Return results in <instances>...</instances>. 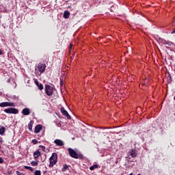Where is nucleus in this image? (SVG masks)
I'll use <instances>...</instances> for the list:
<instances>
[{"instance_id":"13","label":"nucleus","mask_w":175,"mask_h":175,"mask_svg":"<svg viewBox=\"0 0 175 175\" xmlns=\"http://www.w3.org/2000/svg\"><path fill=\"white\" fill-rule=\"evenodd\" d=\"M69 16H70V13L68 11H65L64 13V18H69Z\"/></svg>"},{"instance_id":"1","label":"nucleus","mask_w":175,"mask_h":175,"mask_svg":"<svg viewBox=\"0 0 175 175\" xmlns=\"http://www.w3.org/2000/svg\"><path fill=\"white\" fill-rule=\"evenodd\" d=\"M49 167H53L57 162H58V155L57 153L53 152L51 155V157L49 158Z\"/></svg>"},{"instance_id":"12","label":"nucleus","mask_w":175,"mask_h":175,"mask_svg":"<svg viewBox=\"0 0 175 175\" xmlns=\"http://www.w3.org/2000/svg\"><path fill=\"white\" fill-rule=\"evenodd\" d=\"M40 155H41V153L39 150H36V152H33V157L35 159L39 158Z\"/></svg>"},{"instance_id":"23","label":"nucleus","mask_w":175,"mask_h":175,"mask_svg":"<svg viewBox=\"0 0 175 175\" xmlns=\"http://www.w3.org/2000/svg\"><path fill=\"white\" fill-rule=\"evenodd\" d=\"M34 82H35V84H36L37 86L40 84V83H39V81H38V79H34Z\"/></svg>"},{"instance_id":"5","label":"nucleus","mask_w":175,"mask_h":175,"mask_svg":"<svg viewBox=\"0 0 175 175\" xmlns=\"http://www.w3.org/2000/svg\"><path fill=\"white\" fill-rule=\"evenodd\" d=\"M14 107V103L3 102L0 103V107Z\"/></svg>"},{"instance_id":"21","label":"nucleus","mask_w":175,"mask_h":175,"mask_svg":"<svg viewBox=\"0 0 175 175\" xmlns=\"http://www.w3.org/2000/svg\"><path fill=\"white\" fill-rule=\"evenodd\" d=\"M31 166H38V162L37 161H31Z\"/></svg>"},{"instance_id":"18","label":"nucleus","mask_w":175,"mask_h":175,"mask_svg":"<svg viewBox=\"0 0 175 175\" xmlns=\"http://www.w3.org/2000/svg\"><path fill=\"white\" fill-rule=\"evenodd\" d=\"M95 169H98V165H94L90 167V170H95Z\"/></svg>"},{"instance_id":"24","label":"nucleus","mask_w":175,"mask_h":175,"mask_svg":"<svg viewBox=\"0 0 175 175\" xmlns=\"http://www.w3.org/2000/svg\"><path fill=\"white\" fill-rule=\"evenodd\" d=\"M32 143L34 144H38V139H32Z\"/></svg>"},{"instance_id":"26","label":"nucleus","mask_w":175,"mask_h":175,"mask_svg":"<svg viewBox=\"0 0 175 175\" xmlns=\"http://www.w3.org/2000/svg\"><path fill=\"white\" fill-rule=\"evenodd\" d=\"M40 148H42V151H44V150H46V147H44V146H40Z\"/></svg>"},{"instance_id":"7","label":"nucleus","mask_w":175,"mask_h":175,"mask_svg":"<svg viewBox=\"0 0 175 175\" xmlns=\"http://www.w3.org/2000/svg\"><path fill=\"white\" fill-rule=\"evenodd\" d=\"M61 112L63 114V116H66V117H67L68 120H70L69 113H68V111L65 110L64 107L61 108Z\"/></svg>"},{"instance_id":"20","label":"nucleus","mask_w":175,"mask_h":175,"mask_svg":"<svg viewBox=\"0 0 175 175\" xmlns=\"http://www.w3.org/2000/svg\"><path fill=\"white\" fill-rule=\"evenodd\" d=\"M42 172H40V170H36L34 172V175H41Z\"/></svg>"},{"instance_id":"11","label":"nucleus","mask_w":175,"mask_h":175,"mask_svg":"<svg viewBox=\"0 0 175 175\" xmlns=\"http://www.w3.org/2000/svg\"><path fill=\"white\" fill-rule=\"evenodd\" d=\"M40 131H42V125L38 124V125L35 127L34 132H35V133H39V132H40Z\"/></svg>"},{"instance_id":"25","label":"nucleus","mask_w":175,"mask_h":175,"mask_svg":"<svg viewBox=\"0 0 175 175\" xmlns=\"http://www.w3.org/2000/svg\"><path fill=\"white\" fill-rule=\"evenodd\" d=\"M60 85H61V87H62V85H64V79H60Z\"/></svg>"},{"instance_id":"6","label":"nucleus","mask_w":175,"mask_h":175,"mask_svg":"<svg viewBox=\"0 0 175 175\" xmlns=\"http://www.w3.org/2000/svg\"><path fill=\"white\" fill-rule=\"evenodd\" d=\"M38 69L40 73H43L46 70V64L42 63L38 64Z\"/></svg>"},{"instance_id":"33","label":"nucleus","mask_w":175,"mask_h":175,"mask_svg":"<svg viewBox=\"0 0 175 175\" xmlns=\"http://www.w3.org/2000/svg\"><path fill=\"white\" fill-rule=\"evenodd\" d=\"M137 175H142V174H138Z\"/></svg>"},{"instance_id":"29","label":"nucleus","mask_w":175,"mask_h":175,"mask_svg":"<svg viewBox=\"0 0 175 175\" xmlns=\"http://www.w3.org/2000/svg\"><path fill=\"white\" fill-rule=\"evenodd\" d=\"M16 174H17V175H21L22 174H21V172H20L19 171H16Z\"/></svg>"},{"instance_id":"30","label":"nucleus","mask_w":175,"mask_h":175,"mask_svg":"<svg viewBox=\"0 0 175 175\" xmlns=\"http://www.w3.org/2000/svg\"><path fill=\"white\" fill-rule=\"evenodd\" d=\"M171 33H175V28L173 29Z\"/></svg>"},{"instance_id":"28","label":"nucleus","mask_w":175,"mask_h":175,"mask_svg":"<svg viewBox=\"0 0 175 175\" xmlns=\"http://www.w3.org/2000/svg\"><path fill=\"white\" fill-rule=\"evenodd\" d=\"M72 47H73V44L70 43V50H72Z\"/></svg>"},{"instance_id":"8","label":"nucleus","mask_w":175,"mask_h":175,"mask_svg":"<svg viewBox=\"0 0 175 175\" xmlns=\"http://www.w3.org/2000/svg\"><path fill=\"white\" fill-rule=\"evenodd\" d=\"M129 154L131 155V157H132V158H136V157H137V153L136 152V150L135 149L130 150Z\"/></svg>"},{"instance_id":"9","label":"nucleus","mask_w":175,"mask_h":175,"mask_svg":"<svg viewBox=\"0 0 175 175\" xmlns=\"http://www.w3.org/2000/svg\"><path fill=\"white\" fill-rule=\"evenodd\" d=\"M30 113H31V111L29 110V108H24L22 110V114H23V116H29Z\"/></svg>"},{"instance_id":"22","label":"nucleus","mask_w":175,"mask_h":175,"mask_svg":"<svg viewBox=\"0 0 175 175\" xmlns=\"http://www.w3.org/2000/svg\"><path fill=\"white\" fill-rule=\"evenodd\" d=\"M37 87L38 89H40V91L43 90V85L42 83H40Z\"/></svg>"},{"instance_id":"2","label":"nucleus","mask_w":175,"mask_h":175,"mask_svg":"<svg viewBox=\"0 0 175 175\" xmlns=\"http://www.w3.org/2000/svg\"><path fill=\"white\" fill-rule=\"evenodd\" d=\"M68 151L70 154V157H71L72 158L79 159V158L80 157L79 154H77V152H76V151H75V150H73L72 148H68Z\"/></svg>"},{"instance_id":"27","label":"nucleus","mask_w":175,"mask_h":175,"mask_svg":"<svg viewBox=\"0 0 175 175\" xmlns=\"http://www.w3.org/2000/svg\"><path fill=\"white\" fill-rule=\"evenodd\" d=\"M0 163H3V159L2 157H0Z\"/></svg>"},{"instance_id":"14","label":"nucleus","mask_w":175,"mask_h":175,"mask_svg":"<svg viewBox=\"0 0 175 175\" xmlns=\"http://www.w3.org/2000/svg\"><path fill=\"white\" fill-rule=\"evenodd\" d=\"M6 129L3 126H0V135H3L5 133Z\"/></svg>"},{"instance_id":"10","label":"nucleus","mask_w":175,"mask_h":175,"mask_svg":"<svg viewBox=\"0 0 175 175\" xmlns=\"http://www.w3.org/2000/svg\"><path fill=\"white\" fill-rule=\"evenodd\" d=\"M55 144H56V146H64V141L61 140V139H55L54 141Z\"/></svg>"},{"instance_id":"17","label":"nucleus","mask_w":175,"mask_h":175,"mask_svg":"<svg viewBox=\"0 0 175 175\" xmlns=\"http://www.w3.org/2000/svg\"><path fill=\"white\" fill-rule=\"evenodd\" d=\"M68 167H69V166H68V165L65 164L64 165V167H62V171L66 172V170H68Z\"/></svg>"},{"instance_id":"31","label":"nucleus","mask_w":175,"mask_h":175,"mask_svg":"<svg viewBox=\"0 0 175 175\" xmlns=\"http://www.w3.org/2000/svg\"><path fill=\"white\" fill-rule=\"evenodd\" d=\"M0 55H2V51L0 49Z\"/></svg>"},{"instance_id":"3","label":"nucleus","mask_w":175,"mask_h":175,"mask_svg":"<svg viewBox=\"0 0 175 175\" xmlns=\"http://www.w3.org/2000/svg\"><path fill=\"white\" fill-rule=\"evenodd\" d=\"M4 111L8 114H18V110L16 108H8L4 109Z\"/></svg>"},{"instance_id":"4","label":"nucleus","mask_w":175,"mask_h":175,"mask_svg":"<svg viewBox=\"0 0 175 175\" xmlns=\"http://www.w3.org/2000/svg\"><path fill=\"white\" fill-rule=\"evenodd\" d=\"M45 94H46L48 96L53 95V88L49 85H46L45 86Z\"/></svg>"},{"instance_id":"32","label":"nucleus","mask_w":175,"mask_h":175,"mask_svg":"<svg viewBox=\"0 0 175 175\" xmlns=\"http://www.w3.org/2000/svg\"><path fill=\"white\" fill-rule=\"evenodd\" d=\"M8 83H10V79H8Z\"/></svg>"},{"instance_id":"19","label":"nucleus","mask_w":175,"mask_h":175,"mask_svg":"<svg viewBox=\"0 0 175 175\" xmlns=\"http://www.w3.org/2000/svg\"><path fill=\"white\" fill-rule=\"evenodd\" d=\"M25 169H27L28 170H30V172H33V168L32 167L25 165Z\"/></svg>"},{"instance_id":"16","label":"nucleus","mask_w":175,"mask_h":175,"mask_svg":"<svg viewBox=\"0 0 175 175\" xmlns=\"http://www.w3.org/2000/svg\"><path fill=\"white\" fill-rule=\"evenodd\" d=\"M32 125H33V121H30L28 124V129L29 131H32Z\"/></svg>"},{"instance_id":"15","label":"nucleus","mask_w":175,"mask_h":175,"mask_svg":"<svg viewBox=\"0 0 175 175\" xmlns=\"http://www.w3.org/2000/svg\"><path fill=\"white\" fill-rule=\"evenodd\" d=\"M163 44L168 46H173V42H172L163 41Z\"/></svg>"}]
</instances>
